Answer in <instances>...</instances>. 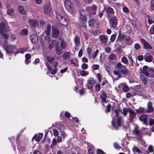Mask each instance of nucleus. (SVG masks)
I'll use <instances>...</instances> for the list:
<instances>
[{"instance_id": "nucleus-30", "label": "nucleus", "mask_w": 154, "mask_h": 154, "mask_svg": "<svg viewBox=\"0 0 154 154\" xmlns=\"http://www.w3.org/2000/svg\"><path fill=\"white\" fill-rule=\"evenodd\" d=\"M56 48V53L57 55H60L62 54V50L59 47H57Z\"/></svg>"}, {"instance_id": "nucleus-3", "label": "nucleus", "mask_w": 154, "mask_h": 154, "mask_svg": "<svg viewBox=\"0 0 154 154\" xmlns=\"http://www.w3.org/2000/svg\"><path fill=\"white\" fill-rule=\"evenodd\" d=\"M64 4L66 10L71 13L72 12L74 11V8L73 5L71 2L69 0H66L64 2Z\"/></svg>"}, {"instance_id": "nucleus-21", "label": "nucleus", "mask_w": 154, "mask_h": 154, "mask_svg": "<svg viewBox=\"0 0 154 154\" xmlns=\"http://www.w3.org/2000/svg\"><path fill=\"white\" fill-rule=\"evenodd\" d=\"M100 97L103 102H104L105 103H106V101L105 100V99L107 97V95L103 91L102 92V94L100 96Z\"/></svg>"}, {"instance_id": "nucleus-62", "label": "nucleus", "mask_w": 154, "mask_h": 154, "mask_svg": "<svg viewBox=\"0 0 154 154\" xmlns=\"http://www.w3.org/2000/svg\"><path fill=\"white\" fill-rule=\"evenodd\" d=\"M68 70V68L67 67H66L65 68L61 69L60 70V72L61 73H63L65 72H66Z\"/></svg>"}, {"instance_id": "nucleus-1", "label": "nucleus", "mask_w": 154, "mask_h": 154, "mask_svg": "<svg viewBox=\"0 0 154 154\" xmlns=\"http://www.w3.org/2000/svg\"><path fill=\"white\" fill-rule=\"evenodd\" d=\"M0 43L2 44L3 48L8 54L14 53L15 51L17 49V48L15 45L8 44V41L5 40L4 41V43H2V41L0 39Z\"/></svg>"}, {"instance_id": "nucleus-29", "label": "nucleus", "mask_w": 154, "mask_h": 154, "mask_svg": "<svg viewBox=\"0 0 154 154\" xmlns=\"http://www.w3.org/2000/svg\"><path fill=\"white\" fill-rule=\"evenodd\" d=\"M140 79L144 84H146L147 82L146 78L143 75H140Z\"/></svg>"}, {"instance_id": "nucleus-18", "label": "nucleus", "mask_w": 154, "mask_h": 154, "mask_svg": "<svg viewBox=\"0 0 154 154\" xmlns=\"http://www.w3.org/2000/svg\"><path fill=\"white\" fill-rule=\"evenodd\" d=\"M44 12L45 14H48L51 12V8L50 5H45L44 7Z\"/></svg>"}, {"instance_id": "nucleus-33", "label": "nucleus", "mask_w": 154, "mask_h": 154, "mask_svg": "<svg viewBox=\"0 0 154 154\" xmlns=\"http://www.w3.org/2000/svg\"><path fill=\"white\" fill-rule=\"evenodd\" d=\"M51 26L48 25L47 26V29L45 31L46 34L48 35H49L51 31Z\"/></svg>"}, {"instance_id": "nucleus-2", "label": "nucleus", "mask_w": 154, "mask_h": 154, "mask_svg": "<svg viewBox=\"0 0 154 154\" xmlns=\"http://www.w3.org/2000/svg\"><path fill=\"white\" fill-rule=\"evenodd\" d=\"M9 31V28L6 26L3 22L0 23V34L5 39H8L9 37L8 32Z\"/></svg>"}, {"instance_id": "nucleus-52", "label": "nucleus", "mask_w": 154, "mask_h": 154, "mask_svg": "<svg viewBox=\"0 0 154 154\" xmlns=\"http://www.w3.org/2000/svg\"><path fill=\"white\" fill-rule=\"evenodd\" d=\"M149 32L151 34H154V25L152 26V27L150 29Z\"/></svg>"}, {"instance_id": "nucleus-51", "label": "nucleus", "mask_w": 154, "mask_h": 154, "mask_svg": "<svg viewBox=\"0 0 154 154\" xmlns=\"http://www.w3.org/2000/svg\"><path fill=\"white\" fill-rule=\"evenodd\" d=\"M151 8L152 10H154V0H152L151 3Z\"/></svg>"}, {"instance_id": "nucleus-24", "label": "nucleus", "mask_w": 154, "mask_h": 154, "mask_svg": "<svg viewBox=\"0 0 154 154\" xmlns=\"http://www.w3.org/2000/svg\"><path fill=\"white\" fill-rule=\"evenodd\" d=\"M60 46L61 48L63 49H64L67 47V44L64 40H62L60 42Z\"/></svg>"}, {"instance_id": "nucleus-34", "label": "nucleus", "mask_w": 154, "mask_h": 154, "mask_svg": "<svg viewBox=\"0 0 154 154\" xmlns=\"http://www.w3.org/2000/svg\"><path fill=\"white\" fill-rule=\"evenodd\" d=\"M114 74L115 75H117L118 76V79L121 78V74L120 71L119 70H115L113 72Z\"/></svg>"}, {"instance_id": "nucleus-48", "label": "nucleus", "mask_w": 154, "mask_h": 154, "mask_svg": "<svg viewBox=\"0 0 154 154\" xmlns=\"http://www.w3.org/2000/svg\"><path fill=\"white\" fill-rule=\"evenodd\" d=\"M116 55H115L114 54H112L110 55L109 57V59L110 60H113L115 59L116 58Z\"/></svg>"}, {"instance_id": "nucleus-19", "label": "nucleus", "mask_w": 154, "mask_h": 154, "mask_svg": "<svg viewBox=\"0 0 154 154\" xmlns=\"http://www.w3.org/2000/svg\"><path fill=\"white\" fill-rule=\"evenodd\" d=\"M80 18L83 21H85L86 20V13L85 11H82L80 12Z\"/></svg>"}, {"instance_id": "nucleus-27", "label": "nucleus", "mask_w": 154, "mask_h": 154, "mask_svg": "<svg viewBox=\"0 0 154 154\" xmlns=\"http://www.w3.org/2000/svg\"><path fill=\"white\" fill-rule=\"evenodd\" d=\"M74 41L75 45H79L80 44V38L78 36H76L74 39Z\"/></svg>"}, {"instance_id": "nucleus-32", "label": "nucleus", "mask_w": 154, "mask_h": 154, "mask_svg": "<svg viewBox=\"0 0 154 154\" xmlns=\"http://www.w3.org/2000/svg\"><path fill=\"white\" fill-rule=\"evenodd\" d=\"M46 59L47 61L50 62L51 63L54 60V58L53 57H51L49 56H47L46 57Z\"/></svg>"}, {"instance_id": "nucleus-23", "label": "nucleus", "mask_w": 154, "mask_h": 154, "mask_svg": "<svg viewBox=\"0 0 154 154\" xmlns=\"http://www.w3.org/2000/svg\"><path fill=\"white\" fill-rule=\"evenodd\" d=\"M52 44H50L49 45V48L51 49L53 47L54 45H55V48H56L57 47H59V43L58 42H57L55 40H53L51 42Z\"/></svg>"}, {"instance_id": "nucleus-64", "label": "nucleus", "mask_w": 154, "mask_h": 154, "mask_svg": "<svg viewBox=\"0 0 154 154\" xmlns=\"http://www.w3.org/2000/svg\"><path fill=\"white\" fill-rule=\"evenodd\" d=\"M123 11L125 13H127L128 11V9L126 7H124L123 8Z\"/></svg>"}, {"instance_id": "nucleus-37", "label": "nucleus", "mask_w": 154, "mask_h": 154, "mask_svg": "<svg viewBox=\"0 0 154 154\" xmlns=\"http://www.w3.org/2000/svg\"><path fill=\"white\" fill-rule=\"evenodd\" d=\"M129 108H124L123 109L122 114L125 116H126L127 114V112H128Z\"/></svg>"}, {"instance_id": "nucleus-39", "label": "nucleus", "mask_w": 154, "mask_h": 154, "mask_svg": "<svg viewBox=\"0 0 154 154\" xmlns=\"http://www.w3.org/2000/svg\"><path fill=\"white\" fill-rule=\"evenodd\" d=\"M95 20L94 19H92L89 20L88 23L90 26H91L95 23Z\"/></svg>"}, {"instance_id": "nucleus-61", "label": "nucleus", "mask_w": 154, "mask_h": 154, "mask_svg": "<svg viewBox=\"0 0 154 154\" xmlns=\"http://www.w3.org/2000/svg\"><path fill=\"white\" fill-rule=\"evenodd\" d=\"M26 59L29 60L31 57V56L30 54H26L25 56Z\"/></svg>"}, {"instance_id": "nucleus-59", "label": "nucleus", "mask_w": 154, "mask_h": 154, "mask_svg": "<svg viewBox=\"0 0 154 154\" xmlns=\"http://www.w3.org/2000/svg\"><path fill=\"white\" fill-rule=\"evenodd\" d=\"M97 154H104V152L100 149H98L97 150Z\"/></svg>"}, {"instance_id": "nucleus-44", "label": "nucleus", "mask_w": 154, "mask_h": 154, "mask_svg": "<svg viewBox=\"0 0 154 154\" xmlns=\"http://www.w3.org/2000/svg\"><path fill=\"white\" fill-rule=\"evenodd\" d=\"M133 134H138L139 133V131L138 130L137 128H135L133 131Z\"/></svg>"}, {"instance_id": "nucleus-26", "label": "nucleus", "mask_w": 154, "mask_h": 154, "mask_svg": "<svg viewBox=\"0 0 154 154\" xmlns=\"http://www.w3.org/2000/svg\"><path fill=\"white\" fill-rule=\"evenodd\" d=\"M147 66H143V68L142 72L146 76H148L149 75V74L147 72Z\"/></svg>"}, {"instance_id": "nucleus-11", "label": "nucleus", "mask_w": 154, "mask_h": 154, "mask_svg": "<svg viewBox=\"0 0 154 154\" xmlns=\"http://www.w3.org/2000/svg\"><path fill=\"white\" fill-rule=\"evenodd\" d=\"M141 41L143 45L144 48L145 49H152V47L145 40L142 39Z\"/></svg>"}, {"instance_id": "nucleus-46", "label": "nucleus", "mask_w": 154, "mask_h": 154, "mask_svg": "<svg viewBox=\"0 0 154 154\" xmlns=\"http://www.w3.org/2000/svg\"><path fill=\"white\" fill-rule=\"evenodd\" d=\"M122 61L123 63L125 64H126L128 62L127 58L126 57H122Z\"/></svg>"}, {"instance_id": "nucleus-56", "label": "nucleus", "mask_w": 154, "mask_h": 154, "mask_svg": "<svg viewBox=\"0 0 154 154\" xmlns=\"http://www.w3.org/2000/svg\"><path fill=\"white\" fill-rule=\"evenodd\" d=\"M99 33H100L97 30H95L94 31V32H92V34L93 35L96 36Z\"/></svg>"}, {"instance_id": "nucleus-55", "label": "nucleus", "mask_w": 154, "mask_h": 154, "mask_svg": "<svg viewBox=\"0 0 154 154\" xmlns=\"http://www.w3.org/2000/svg\"><path fill=\"white\" fill-rule=\"evenodd\" d=\"M99 52L98 50H97L96 51L94 52L92 55V57L93 58H95L97 57V54Z\"/></svg>"}, {"instance_id": "nucleus-60", "label": "nucleus", "mask_w": 154, "mask_h": 154, "mask_svg": "<svg viewBox=\"0 0 154 154\" xmlns=\"http://www.w3.org/2000/svg\"><path fill=\"white\" fill-rule=\"evenodd\" d=\"M105 68L106 70L109 73L111 70L110 67L109 66L107 65L105 66Z\"/></svg>"}, {"instance_id": "nucleus-54", "label": "nucleus", "mask_w": 154, "mask_h": 154, "mask_svg": "<svg viewBox=\"0 0 154 154\" xmlns=\"http://www.w3.org/2000/svg\"><path fill=\"white\" fill-rule=\"evenodd\" d=\"M54 135L55 136H58L59 134V132L57 130L55 129H53Z\"/></svg>"}, {"instance_id": "nucleus-28", "label": "nucleus", "mask_w": 154, "mask_h": 154, "mask_svg": "<svg viewBox=\"0 0 154 154\" xmlns=\"http://www.w3.org/2000/svg\"><path fill=\"white\" fill-rule=\"evenodd\" d=\"M132 150L133 152L134 153L135 152H137L138 153H140L141 152L139 148L135 146H134L133 147Z\"/></svg>"}, {"instance_id": "nucleus-45", "label": "nucleus", "mask_w": 154, "mask_h": 154, "mask_svg": "<svg viewBox=\"0 0 154 154\" xmlns=\"http://www.w3.org/2000/svg\"><path fill=\"white\" fill-rule=\"evenodd\" d=\"M69 52H66L63 55V56L64 59L65 60H66L69 57Z\"/></svg>"}, {"instance_id": "nucleus-36", "label": "nucleus", "mask_w": 154, "mask_h": 154, "mask_svg": "<svg viewBox=\"0 0 154 154\" xmlns=\"http://www.w3.org/2000/svg\"><path fill=\"white\" fill-rule=\"evenodd\" d=\"M125 66L123 65L120 62L118 63L117 64V68L119 69L125 68Z\"/></svg>"}, {"instance_id": "nucleus-50", "label": "nucleus", "mask_w": 154, "mask_h": 154, "mask_svg": "<svg viewBox=\"0 0 154 154\" xmlns=\"http://www.w3.org/2000/svg\"><path fill=\"white\" fill-rule=\"evenodd\" d=\"M88 65L87 64L84 63H83L82 66V67L83 69H85L88 68Z\"/></svg>"}, {"instance_id": "nucleus-17", "label": "nucleus", "mask_w": 154, "mask_h": 154, "mask_svg": "<svg viewBox=\"0 0 154 154\" xmlns=\"http://www.w3.org/2000/svg\"><path fill=\"white\" fill-rule=\"evenodd\" d=\"M27 49V48L26 47L17 49L15 52V55H16L17 54L20 53H23L24 51L26 50Z\"/></svg>"}, {"instance_id": "nucleus-14", "label": "nucleus", "mask_w": 154, "mask_h": 154, "mask_svg": "<svg viewBox=\"0 0 154 154\" xmlns=\"http://www.w3.org/2000/svg\"><path fill=\"white\" fill-rule=\"evenodd\" d=\"M147 112H152L154 111V108L152 107V103L151 102L148 103L147 106Z\"/></svg>"}, {"instance_id": "nucleus-13", "label": "nucleus", "mask_w": 154, "mask_h": 154, "mask_svg": "<svg viewBox=\"0 0 154 154\" xmlns=\"http://www.w3.org/2000/svg\"><path fill=\"white\" fill-rule=\"evenodd\" d=\"M29 23L30 25L32 27H35L38 25V21L35 19L29 20Z\"/></svg>"}, {"instance_id": "nucleus-63", "label": "nucleus", "mask_w": 154, "mask_h": 154, "mask_svg": "<svg viewBox=\"0 0 154 154\" xmlns=\"http://www.w3.org/2000/svg\"><path fill=\"white\" fill-rule=\"evenodd\" d=\"M140 47V45L138 44H136L134 45V47L136 50L139 49Z\"/></svg>"}, {"instance_id": "nucleus-15", "label": "nucleus", "mask_w": 154, "mask_h": 154, "mask_svg": "<svg viewBox=\"0 0 154 154\" xmlns=\"http://www.w3.org/2000/svg\"><path fill=\"white\" fill-rule=\"evenodd\" d=\"M60 23L63 25L67 26L68 25V21L64 17H63L59 21Z\"/></svg>"}, {"instance_id": "nucleus-16", "label": "nucleus", "mask_w": 154, "mask_h": 154, "mask_svg": "<svg viewBox=\"0 0 154 154\" xmlns=\"http://www.w3.org/2000/svg\"><path fill=\"white\" fill-rule=\"evenodd\" d=\"M42 136L43 134L42 133H39L38 135L36 134L33 137L32 140L35 139L36 141H38L41 140Z\"/></svg>"}, {"instance_id": "nucleus-53", "label": "nucleus", "mask_w": 154, "mask_h": 154, "mask_svg": "<svg viewBox=\"0 0 154 154\" xmlns=\"http://www.w3.org/2000/svg\"><path fill=\"white\" fill-rule=\"evenodd\" d=\"M113 146L115 148L118 149H119L121 148V146H117V144L116 142H115L114 143Z\"/></svg>"}, {"instance_id": "nucleus-7", "label": "nucleus", "mask_w": 154, "mask_h": 154, "mask_svg": "<svg viewBox=\"0 0 154 154\" xmlns=\"http://www.w3.org/2000/svg\"><path fill=\"white\" fill-rule=\"evenodd\" d=\"M95 82L92 78H90L88 80L86 86L87 88L89 89H91L93 86L94 84L95 83Z\"/></svg>"}, {"instance_id": "nucleus-35", "label": "nucleus", "mask_w": 154, "mask_h": 154, "mask_svg": "<svg viewBox=\"0 0 154 154\" xmlns=\"http://www.w3.org/2000/svg\"><path fill=\"white\" fill-rule=\"evenodd\" d=\"M28 34V30L26 29H24L22 30L20 32L21 35H26Z\"/></svg>"}, {"instance_id": "nucleus-25", "label": "nucleus", "mask_w": 154, "mask_h": 154, "mask_svg": "<svg viewBox=\"0 0 154 154\" xmlns=\"http://www.w3.org/2000/svg\"><path fill=\"white\" fill-rule=\"evenodd\" d=\"M105 9L107 12L110 14H113L114 12L113 9L109 6H108L105 8Z\"/></svg>"}, {"instance_id": "nucleus-47", "label": "nucleus", "mask_w": 154, "mask_h": 154, "mask_svg": "<svg viewBox=\"0 0 154 154\" xmlns=\"http://www.w3.org/2000/svg\"><path fill=\"white\" fill-rule=\"evenodd\" d=\"M116 35L115 34L112 35L110 37V40L112 42H113L114 41L116 38Z\"/></svg>"}, {"instance_id": "nucleus-31", "label": "nucleus", "mask_w": 154, "mask_h": 154, "mask_svg": "<svg viewBox=\"0 0 154 154\" xmlns=\"http://www.w3.org/2000/svg\"><path fill=\"white\" fill-rule=\"evenodd\" d=\"M80 74L82 76H86L88 74L89 72L88 71L82 70L81 71Z\"/></svg>"}, {"instance_id": "nucleus-58", "label": "nucleus", "mask_w": 154, "mask_h": 154, "mask_svg": "<svg viewBox=\"0 0 154 154\" xmlns=\"http://www.w3.org/2000/svg\"><path fill=\"white\" fill-rule=\"evenodd\" d=\"M93 67L94 70H97L99 69V66L98 65H94L93 66Z\"/></svg>"}, {"instance_id": "nucleus-41", "label": "nucleus", "mask_w": 154, "mask_h": 154, "mask_svg": "<svg viewBox=\"0 0 154 154\" xmlns=\"http://www.w3.org/2000/svg\"><path fill=\"white\" fill-rule=\"evenodd\" d=\"M129 88L127 85H124L122 88V90L123 92H127L129 90Z\"/></svg>"}, {"instance_id": "nucleus-4", "label": "nucleus", "mask_w": 154, "mask_h": 154, "mask_svg": "<svg viewBox=\"0 0 154 154\" xmlns=\"http://www.w3.org/2000/svg\"><path fill=\"white\" fill-rule=\"evenodd\" d=\"M97 7L94 5L92 6L88 7L86 8L88 13L90 14L95 15L96 14Z\"/></svg>"}, {"instance_id": "nucleus-5", "label": "nucleus", "mask_w": 154, "mask_h": 154, "mask_svg": "<svg viewBox=\"0 0 154 154\" xmlns=\"http://www.w3.org/2000/svg\"><path fill=\"white\" fill-rule=\"evenodd\" d=\"M110 27L116 29L117 26V19L115 17H112L109 20Z\"/></svg>"}, {"instance_id": "nucleus-12", "label": "nucleus", "mask_w": 154, "mask_h": 154, "mask_svg": "<svg viewBox=\"0 0 154 154\" xmlns=\"http://www.w3.org/2000/svg\"><path fill=\"white\" fill-rule=\"evenodd\" d=\"M99 38L102 44H105L108 41V37L106 35H101L99 36Z\"/></svg>"}, {"instance_id": "nucleus-57", "label": "nucleus", "mask_w": 154, "mask_h": 154, "mask_svg": "<svg viewBox=\"0 0 154 154\" xmlns=\"http://www.w3.org/2000/svg\"><path fill=\"white\" fill-rule=\"evenodd\" d=\"M111 106L109 104H108L106 107V112H109L110 111V107Z\"/></svg>"}, {"instance_id": "nucleus-10", "label": "nucleus", "mask_w": 154, "mask_h": 154, "mask_svg": "<svg viewBox=\"0 0 154 154\" xmlns=\"http://www.w3.org/2000/svg\"><path fill=\"white\" fill-rule=\"evenodd\" d=\"M30 39L34 44H36L38 42V37L36 35L32 34L30 36Z\"/></svg>"}, {"instance_id": "nucleus-49", "label": "nucleus", "mask_w": 154, "mask_h": 154, "mask_svg": "<svg viewBox=\"0 0 154 154\" xmlns=\"http://www.w3.org/2000/svg\"><path fill=\"white\" fill-rule=\"evenodd\" d=\"M7 14L10 16H12L14 14L13 11L12 10L9 9L7 11Z\"/></svg>"}, {"instance_id": "nucleus-22", "label": "nucleus", "mask_w": 154, "mask_h": 154, "mask_svg": "<svg viewBox=\"0 0 154 154\" xmlns=\"http://www.w3.org/2000/svg\"><path fill=\"white\" fill-rule=\"evenodd\" d=\"M114 112L115 113L116 116L118 118L117 120V124L119 126H121L120 124V119H121L119 117V113L117 109L114 110Z\"/></svg>"}, {"instance_id": "nucleus-40", "label": "nucleus", "mask_w": 154, "mask_h": 154, "mask_svg": "<svg viewBox=\"0 0 154 154\" xmlns=\"http://www.w3.org/2000/svg\"><path fill=\"white\" fill-rule=\"evenodd\" d=\"M95 90L96 91L98 92L100 91V87L99 84H97L95 85Z\"/></svg>"}, {"instance_id": "nucleus-38", "label": "nucleus", "mask_w": 154, "mask_h": 154, "mask_svg": "<svg viewBox=\"0 0 154 154\" xmlns=\"http://www.w3.org/2000/svg\"><path fill=\"white\" fill-rule=\"evenodd\" d=\"M18 10L22 14H25V11H24V8L22 6H19L18 7Z\"/></svg>"}, {"instance_id": "nucleus-42", "label": "nucleus", "mask_w": 154, "mask_h": 154, "mask_svg": "<svg viewBox=\"0 0 154 154\" xmlns=\"http://www.w3.org/2000/svg\"><path fill=\"white\" fill-rule=\"evenodd\" d=\"M128 71V69H126L125 66V68H123L120 70L121 72L123 74L127 73Z\"/></svg>"}, {"instance_id": "nucleus-43", "label": "nucleus", "mask_w": 154, "mask_h": 154, "mask_svg": "<svg viewBox=\"0 0 154 154\" xmlns=\"http://www.w3.org/2000/svg\"><path fill=\"white\" fill-rule=\"evenodd\" d=\"M144 111V108L142 107H140L138 109L136 110V112L139 113L143 112Z\"/></svg>"}, {"instance_id": "nucleus-9", "label": "nucleus", "mask_w": 154, "mask_h": 154, "mask_svg": "<svg viewBox=\"0 0 154 154\" xmlns=\"http://www.w3.org/2000/svg\"><path fill=\"white\" fill-rule=\"evenodd\" d=\"M144 58L146 61L149 62H152V56L149 53H146L144 56Z\"/></svg>"}, {"instance_id": "nucleus-20", "label": "nucleus", "mask_w": 154, "mask_h": 154, "mask_svg": "<svg viewBox=\"0 0 154 154\" xmlns=\"http://www.w3.org/2000/svg\"><path fill=\"white\" fill-rule=\"evenodd\" d=\"M59 34V31L56 29L53 28L52 29V35L54 38L57 37Z\"/></svg>"}, {"instance_id": "nucleus-8", "label": "nucleus", "mask_w": 154, "mask_h": 154, "mask_svg": "<svg viewBox=\"0 0 154 154\" xmlns=\"http://www.w3.org/2000/svg\"><path fill=\"white\" fill-rule=\"evenodd\" d=\"M148 117L147 115H142L140 116L139 118L140 120L143 122V124L147 126L148 125L147 123V118Z\"/></svg>"}, {"instance_id": "nucleus-6", "label": "nucleus", "mask_w": 154, "mask_h": 154, "mask_svg": "<svg viewBox=\"0 0 154 154\" xmlns=\"http://www.w3.org/2000/svg\"><path fill=\"white\" fill-rule=\"evenodd\" d=\"M129 120L132 121L135 117L136 113L131 108H129Z\"/></svg>"}]
</instances>
